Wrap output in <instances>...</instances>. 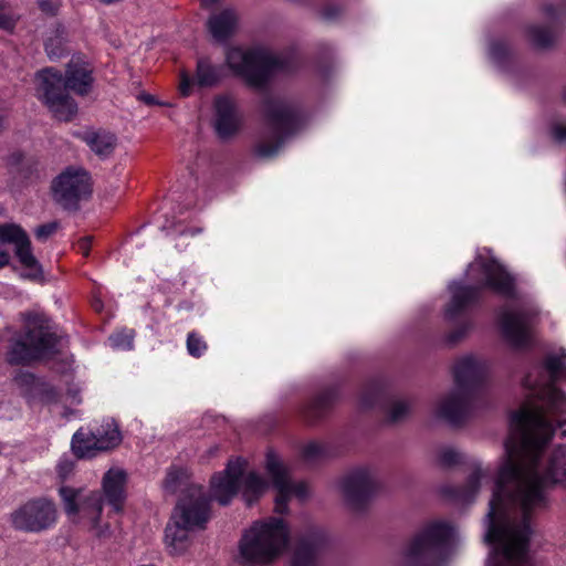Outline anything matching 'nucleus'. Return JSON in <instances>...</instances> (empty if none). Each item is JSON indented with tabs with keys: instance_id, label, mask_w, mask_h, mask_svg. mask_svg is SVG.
Here are the masks:
<instances>
[{
	"instance_id": "nucleus-1",
	"label": "nucleus",
	"mask_w": 566,
	"mask_h": 566,
	"mask_svg": "<svg viewBox=\"0 0 566 566\" xmlns=\"http://www.w3.org/2000/svg\"><path fill=\"white\" fill-rule=\"evenodd\" d=\"M566 395L549 386L544 403H524L511 415L501 465L486 515V541L502 546L509 566H528V545L535 514L549 506L547 489L566 484V446L554 449L542 468L544 449L557 428L566 438Z\"/></svg>"
},
{
	"instance_id": "nucleus-2",
	"label": "nucleus",
	"mask_w": 566,
	"mask_h": 566,
	"mask_svg": "<svg viewBox=\"0 0 566 566\" xmlns=\"http://www.w3.org/2000/svg\"><path fill=\"white\" fill-rule=\"evenodd\" d=\"M93 69L81 60L72 59L65 75L53 67L39 71L35 75V94L57 120L70 122L77 113V104L67 91L87 95L93 86Z\"/></svg>"
},
{
	"instance_id": "nucleus-3",
	"label": "nucleus",
	"mask_w": 566,
	"mask_h": 566,
	"mask_svg": "<svg viewBox=\"0 0 566 566\" xmlns=\"http://www.w3.org/2000/svg\"><path fill=\"white\" fill-rule=\"evenodd\" d=\"M21 318V331L9 339L7 360L10 365H30L55 355L64 346V335L44 313H23Z\"/></svg>"
},
{
	"instance_id": "nucleus-4",
	"label": "nucleus",
	"mask_w": 566,
	"mask_h": 566,
	"mask_svg": "<svg viewBox=\"0 0 566 566\" xmlns=\"http://www.w3.org/2000/svg\"><path fill=\"white\" fill-rule=\"evenodd\" d=\"M290 528L283 518L255 521L245 530L238 543L237 562L243 566H268L286 549Z\"/></svg>"
},
{
	"instance_id": "nucleus-5",
	"label": "nucleus",
	"mask_w": 566,
	"mask_h": 566,
	"mask_svg": "<svg viewBox=\"0 0 566 566\" xmlns=\"http://www.w3.org/2000/svg\"><path fill=\"white\" fill-rule=\"evenodd\" d=\"M470 271H479L483 275L481 286L455 283L451 286L452 297L446 308V318L455 321L465 310L475 303L485 287L510 300L517 297L514 276L493 258L478 255L469 266Z\"/></svg>"
},
{
	"instance_id": "nucleus-6",
	"label": "nucleus",
	"mask_w": 566,
	"mask_h": 566,
	"mask_svg": "<svg viewBox=\"0 0 566 566\" xmlns=\"http://www.w3.org/2000/svg\"><path fill=\"white\" fill-rule=\"evenodd\" d=\"M486 376V366L468 356L457 360L453 368L455 390L442 399L437 413L452 426L462 424L471 415Z\"/></svg>"
},
{
	"instance_id": "nucleus-7",
	"label": "nucleus",
	"mask_w": 566,
	"mask_h": 566,
	"mask_svg": "<svg viewBox=\"0 0 566 566\" xmlns=\"http://www.w3.org/2000/svg\"><path fill=\"white\" fill-rule=\"evenodd\" d=\"M209 499L202 486L191 485L179 500L165 530V543L170 554L180 555L190 544L189 533L203 528L210 515Z\"/></svg>"
},
{
	"instance_id": "nucleus-8",
	"label": "nucleus",
	"mask_w": 566,
	"mask_h": 566,
	"mask_svg": "<svg viewBox=\"0 0 566 566\" xmlns=\"http://www.w3.org/2000/svg\"><path fill=\"white\" fill-rule=\"evenodd\" d=\"M226 61L229 69L255 88L263 87L273 74L291 70L289 62L264 49L231 48L227 52Z\"/></svg>"
},
{
	"instance_id": "nucleus-9",
	"label": "nucleus",
	"mask_w": 566,
	"mask_h": 566,
	"mask_svg": "<svg viewBox=\"0 0 566 566\" xmlns=\"http://www.w3.org/2000/svg\"><path fill=\"white\" fill-rule=\"evenodd\" d=\"M263 113L271 128V136L262 137L256 143L254 153L261 158H269L276 155L286 137L301 128L302 117L294 105L274 97L264 99Z\"/></svg>"
},
{
	"instance_id": "nucleus-10",
	"label": "nucleus",
	"mask_w": 566,
	"mask_h": 566,
	"mask_svg": "<svg viewBox=\"0 0 566 566\" xmlns=\"http://www.w3.org/2000/svg\"><path fill=\"white\" fill-rule=\"evenodd\" d=\"M452 537V527L444 522H431L412 539L406 562L409 566H433Z\"/></svg>"
},
{
	"instance_id": "nucleus-11",
	"label": "nucleus",
	"mask_w": 566,
	"mask_h": 566,
	"mask_svg": "<svg viewBox=\"0 0 566 566\" xmlns=\"http://www.w3.org/2000/svg\"><path fill=\"white\" fill-rule=\"evenodd\" d=\"M56 520V506L45 497L30 500L11 514L14 528L29 533L49 530L55 525Z\"/></svg>"
},
{
	"instance_id": "nucleus-12",
	"label": "nucleus",
	"mask_w": 566,
	"mask_h": 566,
	"mask_svg": "<svg viewBox=\"0 0 566 566\" xmlns=\"http://www.w3.org/2000/svg\"><path fill=\"white\" fill-rule=\"evenodd\" d=\"M55 200L65 209H76L81 200L92 193L90 175L80 168H67L52 182Z\"/></svg>"
},
{
	"instance_id": "nucleus-13",
	"label": "nucleus",
	"mask_w": 566,
	"mask_h": 566,
	"mask_svg": "<svg viewBox=\"0 0 566 566\" xmlns=\"http://www.w3.org/2000/svg\"><path fill=\"white\" fill-rule=\"evenodd\" d=\"M266 470L272 478L274 488L277 491L275 499L276 513L284 514L287 512V502L291 496H296L300 500H305L307 497V484L305 482H291L287 469L273 452H269L266 455Z\"/></svg>"
},
{
	"instance_id": "nucleus-14",
	"label": "nucleus",
	"mask_w": 566,
	"mask_h": 566,
	"mask_svg": "<svg viewBox=\"0 0 566 566\" xmlns=\"http://www.w3.org/2000/svg\"><path fill=\"white\" fill-rule=\"evenodd\" d=\"M64 510L69 515H75L80 512L92 521V530L99 538H105L111 535L109 526L99 524V516L102 514V500L96 493H92L83 503H78L80 491L63 486L60 489Z\"/></svg>"
},
{
	"instance_id": "nucleus-15",
	"label": "nucleus",
	"mask_w": 566,
	"mask_h": 566,
	"mask_svg": "<svg viewBox=\"0 0 566 566\" xmlns=\"http://www.w3.org/2000/svg\"><path fill=\"white\" fill-rule=\"evenodd\" d=\"M0 241L14 245L15 256L21 266L28 271V277L39 279L43 275L42 266L33 254L29 235L20 226L0 224Z\"/></svg>"
},
{
	"instance_id": "nucleus-16",
	"label": "nucleus",
	"mask_w": 566,
	"mask_h": 566,
	"mask_svg": "<svg viewBox=\"0 0 566 566\" xmlns=\"http://www.w3.org/2000/svg\"><path fill=\"white\" fill-rule=\"evenodd\" d=\"M534 313L530 310L511 311L502 307L499 312V325L503 337L514 347H525L532 337Z\"/></svg>"
},
{
	"instance_id": "nucleus-17",
	"label": "nucleus",
	"mask_w": 566,
	"mask_h": 566,
	"mask_svg": "<svg viewBox=\"0 0 566 566\" xmlns=\"http://www.w3.org/2000/svg\"><path fill=\"white\" fill-rule=\"evenodd\" d=\"M244 461L241 459L231 460L223 472L212 476L211 496L221 505L229 504L237 494L244 471Z\"/></svg>"
},
{
	"instance_id": "nucleus-18",
	"label": "nucleus",
	"mask_w": 566,
	"mask_h": 566,
	"mask_svg": "<svg viewBox=\"0 0 566 566\" xmlns=\"http://www.w3.org/2000/svg\"><path fill=\"white\" fill-rule=\"evenodd\" d=\"M223 77V66L214 65L205 57L199 59L193 78L186 71L180 72L179 93L185 97L189 96L195 85L199 87H212L218 85Z\"/></svg>"
},
{
	"instance_id": "nucleus-19",
	"label": "nucleus",
	"mask_w": 566,
	"mask_h": 566,
	"mask_svg": "<svg viewBox=\"0 0 566 566\" xmlns=\"http://www.w3.org/2000/svg\"><path fill=\"white\" fill-rule=\"evenodd\" d=\"M377 489V482L367 469H357L344 478L342 490L348 503L359 507Z\"/></svg>"
},
{
	"instance_id": "nucleus-20",
	"label": "nucleus",
	"mask_w": 566,
	"mask_h": 566,
	"mask_svg": "<svg viewBox=\"0 0 566 566\" xmlns=\"http://www.w3.org/2000/svg\"><path fill=\"white\" fill-rule=\"evenodd\" d=\"M216 130L221 138H228L237 134L241 126V116L238 113L234 99L221 95L214 99Z\"/></svg>"
},
{
	"instance_id": "nucleus-21",
	"label": "nucleus",
	"mask_w": 566,
	"mask_h": 566,
	"mask_svg": "<svg viewBox=\"0 0 566 566\" xmlns=\"http://www.w3.org/2000/svg\"><path fill=\"white\" fill-rule=\"evenodd\" d=\"M126 472L118 468L109 469L103 476L104 497L116 513L122 511L126 499Z\"/></svg>"
},
{
	"instance_id": "nucleus-22",
	"label": "nucleus",
	"mask_w": 566,
	"mask_h": 566,
	"mask_svg": "<svg viewBox=\"0 0 566 566\" xmlns=\"http://www.w3.org/2000/svg\"><path fill=\"white\" fill-rule=\"evenodd\" d=\"M324 537L318 531H311L296 544L292 566H317L318 553L323 546Z\"/></svg>"
},
{
	"instance_id": "nucleus-23",
	"label": "nucleus",
	"mask_w": 566,
	"mask_h": 566,
	"mask_svg": "<svg viewBox=\"0 0 566 566\" xmlns=\"http://www.w3.org/2000/svg\"><path fill=\"white\" fill-rule=\"evenodd\" d=\"M238 17L231 9L213 14L208 21V29L217 41L227 40L235 30Z\"/></svg>"
},
{
	"instance_id": "nucleus-24",
	"label": "nucleus",
	"mask_w": 566,
	"mask_h": 566,
	"mask_svg": "<svg viewBox=\"0 0 566 566\" xmlns=\"http://www.w3.org/2000/svg\"><path fill=\"white\" fill-rule=\"evenodd\" d=\"M543 365L549 376L551 384L546 385L541 392L542 403H544L549 386L555 387V382L566 380V350L559 349L556 353L548 354Z\"/></svg>"
},
{
	"instance_id": "nucleus-25",
	"label": "nucleus",
	"mask_w": 566,
	"mask_h": 566,
	"mask_svg": "<svg viewBox=\"0 0 566 566\" xmlns=\"http://www.w3.org/2000/svg\"><path fill=\"white\" fill-rule=\"evenodd\" d=\"M88 147L98 156H108L116 146L114 134L104 130H88L80 135Z\"/></svg>"
},
{
	"instance_id": "nucleus-26",
	"label": "nucleus",
	"mask_w": 566,
	"mask_h": 566,
	"mask_svg": "<svg viewBox=\"0 0 566 566\" xmlns=\"http://www.w3.org/2000/svg\"><path fill=\"white\" fill-rule=\"evenodd\" d=\"M72 450L78 458H92L99 452L98 440L94 431L80 429L72 438Z\"/></svg>"
},
{
	"instance_id": "nucleus-27",
	"label": "nucleus",
	"mask_w": 566,
	"mask_h": 566,
	"mask_svg": "<svg viewBox=\"0 0 566 566\" xmlns=\"http://www.w3.org/2000/svg\"><path fill=\"white\" fill-rule=\"evenodd\" d=\"M335 399L333 390H324L316 395L303 409V416L308 422L322 418Z\"/></svg>"
},
{
	"instance_id": "nucleus-28",
	"label": "nucleus",
	"mask_w": 566,
	"mask_h": 566,
	"mask_svg": "<svg viewBox=\"0 0 566 566\" xmlns=\"http://www.w3.org/2000/svg\"><path fill=\"white\" fill-rule=\"evenodd\" d=\"M94 433L98 440V448L102 451L114 449L122 441V434L118 426L113 420L106 421L97 428Z\"/></svg>"
},
{
	"instance_id": "nucleus-29",
	"label": "nucleus",
	"mask_w": 566,
	"mask_h": 566,
	"mask_svg": "<svg viewBox=\"0 0 566 566\" xmlns=\"http://www.w3.org/2000/svg\"><path fill=\"white\" fill-rule=\"evenodd\" d=\"M265 481L256 473L251 472L242 481V496L248 505L256 501L265 491Z\"/></svg>"
},
{
	"instance_id": "nucleus-30",
	"label": "nucleus",
	"mask_w": 566,
	"mask_h": 566,
	"mask_svg": "<svg viewBox=\"0 0 566 566\" xmlns=\"http://www.w3.org/2000/svg\"><path fill=\"white\" fill-rule=\"evenodd\" d=\"M489 478H490L489 469L478 468L469 476L464 489L461 491L460 494H458V497H460L464 501H470L478 493L481 482Z\"/></svg>"
},
{
	"instance_id": "nucleus-31",
	"label": "nucleus",
	"mask_w": 566,
	"mask_h": 566,
	"mask_svg": "<svg viewBox=\"0 0 566 566\" xmlns=\"http://www.w3.org/2000/svg\"><path fill=\"white\" fill-rule=\"evenodd\" d=\"M530 40L538 48H547L555 41V33L545 27L532 25L528 28Z\"/></svg>"
},
{
	"instance_id": "nucleus-32",
	"label": "nucleus",
	"mask_w": 566,
	"mask_h": 566,
	"mask_svg": "<svg viewBox=\"0 0 566 566\" xmlns=\"http://www.w3.org/2000/svg\"><path fill=\"white\" fill-rule=\"evenodd\" d=\"M64 29L57 28L54 35L48 38L45 42V51L51 59H59L65 51Z\"/></svg>"
},
{
	"instance_id": "nucleus-33",
	"label": "nucleus",
	"mask_w": 566,
	"mask_h": 566,
	"mask_svg": "<svg viewBox=\"0 0 566 566\" xmlns=\"http://www.w3.org/2000/svg\"><path fill=\"white\" fill-rule=\"evenodd\" d=\"M188 478L187 471L181 468H172L168 471L164 482L167 491L176 492L180 484Z\"/></svg>"
},
{
	"instance_id": "nucleus-34",
	"label": "nucleus",
	"mask_w": 566,
	"mask_h": 566,
	"mask_svg": "<svg viewBox=\"0 0 566 566\" xmlns=\"http://www.w3.org/2000/svg\"><path fill=\"white\" fill-rule=\"evenodd\" d=\"M187 350L189 355L198 358L207 350V343L197 332H190L187 336Z\"/></svg>"
},
{
	"instance_id": "nucleus-35",
	"label": "nucleus",
	"mask_w": 566,
	"mask_h": 566,
	"mask_svg": "<svg viewBox=\"0 0 566 566\" xmlns=\"http://www.w3.org/2000/svg\"><path fill=\"white\" fill-rule=\"evenodd\" d=\"M302 453L306 461H316L325 455V448L323 444L312 441L304 446Z\"/></svg>"
},
{
	"instance_id": "nucleus-36",
	"label": "nucleus",
	"mask_w": 566,
	"mask_h": 566,
	"mask_svg": "<svg viewBox=\"0 0 566 566\" xmlns=\"http://www.w3.org/2000/svg\"><path fill=\"white\" fill-rule=\"evenodd\" d=\"M460 460V453L451 448H444L439 453V464L443 468H451L458 464Z\"/></svg>"
},
{
	"instance_id": "nucleus-37",
	"label": "nucleus",
	"mask_w": 566,
	"mask_h": 566,
	"mask_svg": "<svg viewBox=\"0 0 566 566\" xmlns=\"http://www.w3.org/2000/svg\"><path fill=\"white\" fill-rule=\"evenodd\" d=\"M409 405L406 401H397L390 409L389 419L394 422L399 421L409 412Z\"/></svg>"
},
{
	"instance_id": "nucleus-38",
	"label": "nucleus",
	"mask_w": 566,
	"mask_h": 566,
	"mask_svg": "<svg viewBox=\"0 0 566 566\" xmlns=\"http://www.w3.org/2000/svg\"><path fill=\"white\" fill-rule=\"evenodd\" d=\"M15 21L0 0V29L11 31L14 28Z\"/></svg>"
},
{
	"instance_id": "nucleus-39",
	"label": "nucleus",
	"mask_w": 566,
	"mask_h": 566,
	"mask_svg": "<svg viewBox=\"0 0 566 566\" xmlns=\"http://www.w3.org/2000/svg\"><path fill=\"white\" fill-rule=\"evenodd\" d=\"M59 224L56 222H49L45 224H41L35 229V237L39 240H46L57 230Z\"/></svg>"
},
{
	"instance_id": "nucleus-40",
	"label": "nucleus",
	"mask_w": 566,
	"mask_h": 566,
	"mask_svg": "<svg viewBox=\"0 0 566 566\" xmlns=\"http://www.w3.org/2000/svg\"><path fill=\"white\" fill-rule=\"evenodd\" d=\"M14 380L18 386L30 387V389H33L39 384V380L35 378V376L30 373H21L15 377Z\"/></svg>"
},
{
	"instance_id": "nucleus-41",
	"label": "nucleus",
	"mask_w": 566,
	"mask_h": 566,
	"mask_svg": "<svg viewBox=\"0 0 566 566\" xmlns=\"http://www.w3.org/2000/svg\"><path fill=\"white\" fill-rule=\"evenodd\" d=\"M543 12L549 22L554 23L559 20L564 14L563 10L553 3H547L543 7Z\"/></svg>"
},
{
	"instance_id": "nucleus-42",
	"label": "nucleus",
	"mask_w": 566,
	"mask_h": 566,
	"mask_svg": "<svg viewBox=\"0 0 566 566\" xmlns=\"http://www.w3.org/2000/svg\"><path fill=\"white\" fill-rule=\"evenodd\" d=\"M551 133L556 142H566V123L556 122L551 127Z\"/></svg>"
},
{
	"instance_id": "nucleus-43",
	"label": "nucleus",
	"mask_w": 566,
	"mask_h": 566,
	"mask_svg": "<svg viewBox=\"0 0 566 566\" xmlns=\"http://www.w3.org/2000/svg\"><path fill=\"white\" fill-rule=\"evenodd\" d=\"M74 463L67 458H62L57 463V473L65 479L73 471Z\"/></svg>"
},
{
	"instance_id": "nucleus-44",
	"label": "nucleus",
	"mask_w": 566,
	"mask_h": 566,
	"mask_svg": "<svg viewBox=\"0 0 566 566\" xmlns=\"http://www.w3.org/2000/svg\"><path fill=\"white\" fill-rule=\"evenodd\" d=\"M57 0H40L39 7L40 9L48 14H55L59 9Z\"/></svg>"
},
{
	"instance_id": "nucleus-45",
	"label": "nucleus",
	"mask_w": 566,
	"mask_h": 566,
	"mask_svg": "<svg viewBox=\"0 0 566 566\" xmlns=\"http://www.w3.org/2000/svg\"><path fill=\"white\" fill-rule=\"evenodd\" d=\"M91 238H83L77 242V250L80 253H82L84 256H87L90 254L91 250Z\"/></svg>"
},
{
	"instance_id": "nucleus-46",
	"label": "nucleus",
	"mask_w": 566,
	"mask_h": 566,
	"mask_svg": "<svg viewBox=\"0 0 566 566\" xmlns=\"http://www.w3.org/2000/svg\"><path fill=\"white\" fill-rule=\"evenodd\" d=\"M468 326H461L455 333L450 334L449 342L455 343L458 342L467 332Z\"/></svg>"
},
{
	"instance_id": "nucleus-47",
	"label": "nucleus",
	"mask_w": 566,
	"mask_h": 566,
	"mask_svg": "<svg viewBox=\"0 0 566 566\" xmlns=\"http://www.w3.org/2000/svg\"><path fill=\"white\" fill-rule=\"evenodd\" d=\"M201 232V229L199 228H191V229H182V230H178V233L181 234V235H196L198 233Z\"/></svg>"
},
{
	"instance_id": "nucleus-48",
	"label": "nucleus",
	"mask_w": 566,
	"mask_h": 566,
	"mask_svg": "<svg viewBox=\"0 0 566 566\" xmlns=\"http://www.w3.org/2000/svg\"><path fill=\"white\" fill-rule=\"evenodd\" d=\"M219 0H201V3L203 7H211L213 6L214 3H217Z\"/></svg>"
},
{
	"instance_id": "nucleus-49",
	"label": "nucleus",
	"mask_w": 566,
	"mask_h": 566,
	"mask_svg": "<svg viewBox=\"0 0 566 566\" xmlns=\"http://www.w3.org/2000/svg\"><path fill=\"white\" fill-rule=\"evenodd\" d=\"M93 307L95 308V311H97V312H98V311H101V310H102L103 304H102V302H101L99 300H95V301L93 302Z\"/></svg>"
},
{
	"instance_id": "nucleus-50",
	"label": "nucleus",
	"mask_w": 566,
	"mask_h": 566,
	"mask_svg": "<svg viewBox=\"0 0 566 566\" xmlns=\"http://www.w3.org/2000/svg\"><path fill=\"white\" fill-rule=\"evenodd\" d=\"M323 14L326 19H332L336 15V13L331 12L329 10H325Z\"/></svg>"
},
{
	"instance_id": "nucleus-51",
	"label": "nucleus",
	"mask_w": 566,
	"mask_h": 566,
	"mask_svg": "<svg viewBox=\"0 0 566 566\" xmlns=\"http://www.w3.org/2000/svg\"><path fill=\"white\" fill-rule=\"evenodd\" d=\"M15 163H19L22 159V156L20 154H14L11 157Z\"/></svg>"
},
{
	"instance_id": "nucleus-52",
	"label": "nucleus",
	"mask_w": 566,
	"mask_h": 566,
	"mask_svg": "<svg viewBox=\"0 0 566 566\" xmlns=\"http://www.w3.org/2000/svg\"><path fill=\"white\" fill-rule=\"evenodd\" d=\"M3 127V117L0 115V130L2 129Z\"/></svg>"
},
{
	"instance_id": "nucleus-53",
	"label": "nucleus",
	"mask_w": 566,
	"mask_h": 566,
	"mask_svg": "<svg viewBox=\"0 0 566 566\" xmlns=\"http://www.w3.org/2000/svg\"><path fill=\"white\" fill-rule=\"evenodd\" d=\"M73 401H76V403H80V401H81V400H80V399H77V398H76V396L74 395V397H73Z\"/></svg>"
},
{
	"instance_id": "nucleus-54",
	"label": "nucleus",
	"mask_w": 566,
	"mask_h": 566,
	"mask_svg": "<svg viewBox=\"0 0 566 566\" xmlns=\"http://www.w3.org/2000/svg\"><path fill=\"white\" fill-rule=\"evenodd\" d=\"M565 99H566V96H565Z\"/></svg>"
}]
</instances>
